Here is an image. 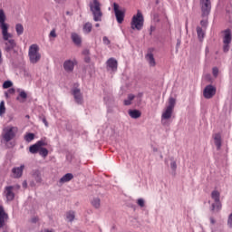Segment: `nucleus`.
Here are the masks:
<instances>
[{
    "label": "nucleus",
    "mask_w": 232,
    "mask_h": 232,
    "mask_svg": "<svg viewBox=\"0 0 232 232\" xmlns=\"http://www.w3.org/2000/svg\"><path fill=\"white\" fill-rule=\"evenodd\" d=\"M8 28H10V25L6 24V14H5V10L0 9V29L2 30L3 41H5L4 50L7 53H10V52L17 46V43H15V40L12 39L14 35L8 33Z\"/></svg>",
    "instance_id": "obj_1"
},
{
    "label": "nucleus",
    "mask_w": 232,
    "mask_h": 232,
    "mask_svg": "<svg viewBox=\"0 0 232 232\" xmlns=\"http://www.w3.org/2000/svg\"><path fill=\"white\" fill-rule=\"evenodd\" d=\"M90 10L93 15V21L96 23L102 21V11H101V2L99 0H92L89 3Z\"/></svg>",
    "instance_id": "obj_2"
},
{
    "label": "nucleus",
    "mask_w": 232,
    "mask_h": 232,
    "mask_svg": "<svg viewBox=\"0 0 232 232\" xmlns=\"http://www.w3.org/2000/svg\"><path fill=\"white\" fill-rule=\"evenodd\" d=\"M39 45L33 44L29 46L28 57L31 64H37L41 61V53H39Z\"/></svg>",
    "instance_id": "obj_3"
},
{
    "label": "nucleus",
    "mask_w": 232,
    "mask_h": 232,
    "mask_svg": "<svg viewBox=\"0 0 232 232\" xmlns=\"http://www.w3.org/2000/svg\"><path fill=\"white\" fill-rule=\"evenodd\" d=\"M144 26V16L142 15V13L140 11H138L136 14L132 16L131 22H130V28L132 30H142V27Z\"/></svg>",
    "instance_id": "obj_4"
},
{
    "label": "nucleus",
    "mask_w": 232,
    "mask_h": 232,
    "mask_svg": "<svg viewBox=\"0 0 232 232\" xmlns=\"http://www.w3.org/2000/svg\"><path fill=\"white\" fill-rule=\"evenodd\" d=\"M211 198L214 200V203L211 204V211H216L218 213L222 209V202H220V192L218 190H213L211 192Z\"/></svg>",
    "instance_id": "obj_5"
},
{
    "label": "nucleus",
    "mask_w": 232,
    "mask_h": 232,
    "mask_svg": "<svg viewBox=\"0 0 232 232\" xmlns=\"http://www.w3.org/2000/svg\"><path fill=\"white\" fill-rule=\"evenodd\" d=\"M19 129L17 127H7L4 130L3 139L5 142H10L13 139H15Z\"/></svg>",
    "instance_id": "obj_6"
},
{
    "label": "nucleus",
    "mask_w": 232,
    "mask_h": 232,
    "mask_svg": "<svg viewBox=\"0 0 232 232\" xmlns=\"http://www.w3.org/2000/svg\"><path fill=\"white\" fill-rule=\"evenodd\" d=\"M232 41V34L231 30L227 29L224 31V37H223V52L227 53L229 52V44H231Z\"/></svg>",
    "instance_id": "obj_7"
},
{
    "label": "nucleus",
    "mask_w": 232,
    "mask_h": 232,
    "mask_svg": "<svg viewBox=\"0 0 232 232\" xmlns=\"http://www.w3.org/2000/svg\"><path fill=\"white\" fill-rule=\"evenodd\" d=\"M202 17H208L211 12V0H199Z\"/></svg>",
    "instance_id": "obj_8"
},
{
    "label": "nucleus",
    "mask_w": 232,
    "mask_h": 232,
    "mask_svg": "<svg viewBox=\"0 0 232 232\" xmlns=\"http://www.w3.org/2000/svg\"><path fill=\"white\" fill-rule=\"evenodd\" d=\"M113 10L117 23H119V24H122L125 15L124 10L121 9V6H119V4L117 3H113Z\"/></svg>",
    "instance_id": "obj_9"
},
{
    "label": "nucleus",
    "mask_w": 232,
    "mask_h": 232,
    "mask_svg": "<svg viewBox=\"0 0 232 232\" xmlns=\"http://www.w3.org/2000/svg\"><path fill=\"white\" fill-rule=\"evenodd\" d=\"M77 64H78V62L76 59L65 60L63 62V70L67 73H72L73 72V70H75V66H77Z\"/></svg>",
    "instance_id": "obj_10"
},
{
    "label": "nucleus",
    "mask_w": 232,
    "mask_h": 232,
    "mask_svg": "<svg viewBox=\"0 0 232 232\" xmlns=\"http://www.w3.org/2000/svg\"><path fill=\"white\" fill-rule=\"evenodd\" d=\"M72 95L76 102V104H82L84 102V98L82 97V92H81V89L73 87L71 91Z\"/></svg>",
    "instance_id": "obj_11"
},
{
    "label": "nucleus",
    "mask_w": 232,
    "mask_h": 232,
    "mask_svg": "<svg viewBox=\"0 0 232 232\" xmlns=\"http://www.w3.org/2000/svg\"><path fill=\"white\" fill-rule=\"evenodd\" d=\"M217 93V88L213 85H207L203 91V97L205 99H213Z\"/></svg>",
    "instance_id": "obj_12"
},
{
    "label": "nucleus",
    "mask_w": 232,
    "mask_h": 232,
    "mask_svg": "<svg viewBox=\"0 0 232 232\" xmlns=\"http://www.w3.org/2000/svg\"><path fill=\"white\" fill-rule=\"evenodd\" d=\"M145 59L149 63V66L155 68L157 66V62L155 61V56L153 55V49H149L145 55Z\"/></svg>",
    "instance_id": "obj_13"
},
{
    "label": "nucleus",
    "mask_w": 232,
    "mask_h": 232,
    "mask_svg": "<svg viewBox=\"0 0 232 232\" xmlns=\"http://www.w3.org/2000/svg\"><path fill=\"white\" fill-rule=\"evenodd\" d=\"M106 66H107L108 72H117L119 63L115 58H110L106 62Z\"/></svg>",
    "instance_id": "obj_14"
},
{
    "label": "nucleus",
    "mask_w": 232,
    "mask_h": 232,
    "mask_svg": "<svg viewBox=\"0 0 232 232\" xmlns=\"http://www.w3.org/2000/svg\"><path fill=\"white\" fill-rule=\"evenodd\" d=\"M42 146H46V143L44 140H39L35 144L31 145L29 147L30 153H32L33 155H35V153H39Z\"/></svg>",
    "instance_id": "obj_15"
},
{
    "label": "nucleus",
    "mask_w": 232,
    "mask_h": 232,
    "mask_svg": "<svg viewBox=\"0 0 232 232\" xmlns=\"http://www.w3.org/2000/svg\"><path fill=\"white\" fill-rule=\"evenodd\" d=\"M4 195L8 202H12L15 198V193H14L13 188L10 186L5 188Z\"/></svg>",
    "instance_id": "obj_16"
},
{
    "label": "nucleus",
    "mask_w": 232,
    "mask_h": 232,
    "mask_svg": "<svg viewBox=\"0 0 232 232\" xmlns=\"http://www.w3.org/2000/svg\"><path fill=\"white\" fill-rule=\"evenodd\" d=\"M6 222H8V214L5 211V208L0 206V229L5 227Z\"/></svg>",
    "instance_id": "obj_17"
},
{
    "label": "nucleus",
    "mask_w": 232,
    "mask_h": 232,
    "mask_svg": "<svg viewBox=\"0 0 232 232\" xmlns=\"http://www.w3.org/2000/svg\"><path fill=\"white\" fill-rule=\"evenodd\" d=\"M171 115H173V110L167 107L161 115V124L163 126H166V121L171 119Z\"/></svg>",
    "instance_id": "obj_18"
},
{
    "label": "nucleus",
    "mask_w": 232,
    "mask_h": 232,
    "mask_svg": "<svg viewBox=\"0 0 232 232\" xmlns=\"http://www.w3.org/2000/svg\"><path fill=\"white\" fill-rule=\"evenodd\" d=\"M23 171H24V165L13 168L12 173L14 179H21V177H23Z\"/></svg>",
    "instance_id": "obj_19"
},
{
    "label": "nucleus",
    "mask_w": 232,
    "mask_h": 232,
    "mask_svg": "<svg viewBox=\"0 0 232 232\" xmlns=\"http://www.w3.org/2000/svg\"><path fill=\"white\" fill-rule=\"evenodd\" d=\"M17 92H19V95L16 98V101H19L20 102H24V101H26V99H28V94L26 93V92L18 89Z\"/></svg>",
    "instance_id": "obj_20"
},
{
    "label": "nucleus",
    "mask_w": 232,
    "mask_h": 232,
    "mask_svg": "<svg viewBox=\"0 0 232 232\" xmlns=\"http://www.w3.org/2000/svg\"><path fill=\"white\" fill-rule=\"evenodd\" d=\"M71 39H72V43H74V44H76V46H81V43H82V39L81 38V36L79 34H77V33H72L71 35Z\"/></svg>",
    "instance_id": "obj_21"
},
{
    "label": "nucleus",
    "mask_w": 232,
    "mask_h": 232,
    "mask_svg": "<svg viewBox=\"0 0 232 232\" xmlns=\"http://www.w3.org/2000/svg\"><path fill=\"white\" fill-rule=\"evenodd\" d=\"M33 179L37 184H41V182H43V177L41 176V171L39 169L33 171Z\"/></svg>",
    "instance_id": "obj_22"
},
{
    "label": "nucleus",
    "mask_w": 232,
    "mask_h": 232,
    "mask_svg": "<svg viewBox=\"0 0 232 232\" xmlns=\"http://www.w3.org/2000/svg\"><path fill=\"white\" fill-rule=\"evenodd\" d=\"M73 179V174L72 173H67L65 175H63L60 180L59 183L60 184H66V182H70V180H72Z\"/></svg>",
    "instance_id": "obj_23"
},
{
    "label": "nucleus",
    "mask_w": 232,
    "mask_h": 232,
    "mask_svg": "<svg viewBox=\"0 0 232 232\" xmlns=\"http://www.w3.org/2000/svg\"><path fill=\"white\" fill-rule=\"evenodd\" d=\"M214 142L218 150H220V148H222V137L220 136V134L217 133L214 135Z\"/></svg>",
    "instance_id": "obj_24"
},
{
    "label": "nucleus",
    "mask_w": 232,
    "mask_h": 232,
    "mask_svg": "<svg viewBox=\"0 0 232 232\" xmlns=\"http://www.w3.org/2000/svg\"><path fill=\"white\" fill-rule=\"evenodd\" d=\"M169 166H170V169L172 171V175H176L177 173V160L173 158H169Z\"/></svg>",
    "instance_id": "obj_25"
},
{
    "label": "nucleus",
    "mask_w": 232,
    "mask_h": 232,
    "mask_svg": "<svg viewBox=\"0 0 232 232\" xmlns=\"http://www.w3.org/2000/svg\"><path fill=\"white\" fill-rule=\"evenodd\" d=\"M129 115L131 117V119H139L140 118V115H142V112L139 110H130Z\"/></svg>",
    "instance_id": "obj_26"
},
{
    "label": "nucleus",
    "mask_w": 232,
    "mask_h": 232,
    "mask_svg": "<svg viewBox=\"0 0 232 232\" xmlns=\"http://www.w3.org/2000/svg\"><path fill=\"white\" fill-rule=\"evenodd\" d=\"M91 204L95 209H99L101 208V198H93L91 200Z\"/></svg>",
    "instance_id": "obj_27"
},
{
    "label": "nucleus",
    "mask_w": 232,
    "mask_h": 232,
    "mask_svg": "<svg viewBox=\"0 0 232 232\" xmlns=\"http://www.w3.org/2000/svg\"><path fill=\"white\" fill-rule=\"evenodd\" d=\"M15 32H16L17 35H23V34L24 33V27L23 26V24H15Z\"/></svg>",
    "instance_id": "obj_28"
},
{
    "label": "nucleus",
    "mask_w": 232,
    "mask_h": 232,
    "mask_svg": "<svg viewBox=\"0 0 232 232\" xmlns=\"http://www.w3.org/2000/svg\"><path fill=\"white\" fill-rule=\"evenodd\" d=\"M134 99H135V95L134 94H129L127 99L124 100L123 104L125 106H130L131 102L134 101Z\"/></svg>",
    "instance_id": "obj_29"
},
{
    "label": "nucleus",
    "mask_w": 232,
    "mask_h": 232,
    "mask_svg": "<svg viewBox=\"0 0 232 232\" xmlns=\"http://www.w3.org/2000/svg\"><path fill=\"white\" fill-rule=\"evenodd\" d=\"M24 139L25 142H32V140H34V139H35V134H34L32 132L26 133L24 135Z\"/></svg>",
    "instance_id": "obj_30"
},
{
    "label": "nucleus",
    "mask_w": 232,
    "mask_h": 232,
    "mask_svg": "<svg viewBox=\"0 0 232 232\" xmlns=\"http://www.w3.org/2000/svg\"><path fill=\"white\" fill-rule=\"evenodd\" d=\"M175 104H177V100H175V98L173 97H170L169 99V105L167 106V108L173 111L175 108Z\"/></svg>",
    "instance_id": "obj_31"
},
{
    "label": "nucleus",
    "mask_w": 232,
    "mask_h": 232,
    "mask_svg": "<svg viewBox=\"0 0 232 232\" xmlns=\"http://www.w3.org/2000/svg\"><path fill=\"white\" fill-rule=\"evenodd\" d=\"M39 155H41V157H43L44 159H46V157H48V150L46 148L44 147H40V150H38Z\"/></svg>",
    "instance_id": "obj_32"
},
{
    "label": "nucleus",
    "mask_w": 232,
    "mask_h": 232,
    "mask_svg": "<svg viewBox=\"0 0 232 232\" xmlns=\"http://www.w3.org/2000/svg\"><path fill=\"white\" fill-rule=\"evenodd\" d=\"M66 218H67L68 222H73V220H75V212H73V211L67 212Z\"/></svg>",
    "instance_id": "obj_33"
},
{
    "label": "nucleus",
    "mask_w": 232,
    "mask_h": 232,
    "mask_svg": "<svg viewBox=\"0 0 232 232\" xmlns=\"http://www.w3.org/2000/svg\"><path fill=\"white\" fill-rule=\"evenodd\" d=\"M92 23H86L84 25H83V32L84 34H90V32H92Z\"/></svg>",
    "instance_id": "obj_34"
},
{
    "label": "nucleus",
    "mask_w": 232,
    "mask_h": 232,
    "mask_svg": "<svg viewBox=\"0 0 232 232\" xmlns=\"http://www.w3.org/2000/svg\"><path fill=\"white\" fill-rule=\"evenodd\" d=\"M197 34L199 41H202V39H204V31L201 27H197Z\"/></svg>",
    "instance_id": "obj_35"
},
{
    "label": "nucleus",
    "mask_w": 232,
    "mask_h": 232,
    "mask_svg": "<svg viewBox=\"0 0 232 232\" xmlns=\"http://www.w3.org/2000/svg\"><path fill=\"white\" fill-rule=\"evenodd\" d=\"M6 112V107H5V101H2L0 102V116L3 117L5 113Z\"/></svg>",
    "instance_id": "obj_36"
},
{
    "label": "nucleus",
    "mask_w": 232,
    "mask_h": 232,
    "mask_svg": "<svg viewBox=\"0 0 232 232\" xmlns=\"http://www.w3.org/2000/svg\"><path fill=\"white\" fill-rule=\"evenodd\" d=\"M12 85H13L12 82H10V81H5V82H4V84H3V88H4L5 90H6V89H8V88H12Z\"/></svg>",
    "instance_id": "obj_37"
},
{
    "label": "nucleus",
    "mask_w": 232,
    "mask_h": 232,
    "mask_svg": "<svg viewBox=\"0 0 232 232\" xmlns=\"http://www.w3.org/2000/svg\"><path fill=\"white\" fill-rule=\"evenodd\" d=\"M137 204L138 206H140V208H144V206H146V202L144 201V198H138Z\"/></svg>",
    "instance_id": "obj_38"
},
{
    "label": "nucleus",
    "mask_w": 232,
    "mask_h": 232,
    "mask_svg": "<svg viewBox=\"0 0 232 232\" xmlns=\"http://www.w3.org/2000/svg\"><path fill=\"white\" fill-rule=\"evenodd\" d=\"M212 73H213L214 77H218V68L214 67L212 69Z\"/></svg>",
    "instance_id": "obj_39"
},
{
    "label": "nucleus",
    "mask_w": 232,
    "mask_h": 232,
    "mask_svg": "<svg viewBox=\"0 0 232 232\" xmlns=\"http://www.w3.org/2000/svg\"><path fill=\"white\" fill-rule=\"evenodd\" d=\"M40 119H41L42 122H44V126L46 128H48V121H46V117L42 116V117H40Z\"/></svg>",
    "instance_id": "obj_40"
},
{
    "label": "nucleus",
    "mask_w": 232,
    "mask_h": 232,
    "mask_svg": "<svg viewBox=\"0 0 232 232\" xmlns=\"http://www.w3.org/2000/svg\"><path fill=\"white\" fill-rule=\"evenodd\" d=\"M11 188H13V191H18V189H21V185H14Z\"/></svg>",
    "instance_id": "obj_41"
},
{
    "label": "nucleus",
    "mask_w": 232,
    "mask_h": 232,
    "mask_svg": "<svg viewBox=\"0 0 232 232\" xmlns=\"http://www.w3.org/2000/svg\"><path fill=\"white\" fill-rule=\"evenodd\" d=\"M142 92H139L136 96L135 99H138L139 102H140V99H142Z\"/></svg>",
    "instance_id": "obj_42"
},
{
    "label": "nucleus",
    "mask_w": 232,
    "mask_h": 232,
    "mask_svg": "<svg viewBox=\"0 0 232 232\" xmlns=\"http://www.w3.org/2000/svg\"><path fill=\"white\" fill-rule=\"evenodd\" d=\"M50 37H57V34L55 33V29H53L50 33Z\"/></svg>",
    "instance_id": "obj_43"
},
{
    "label": "nucleus",
    "mask_w": 232,
    "mask_h": 232,
    "mask_svg": "<svg viewBox=\"0 0 232 232\" xmlns=\"http://www.w3.org/2000/svg\"><path fill=\"white\" fill-rule=\"evenodd\" d=\"M7 92H8L9 95H14V93H15V89L10 88V89L7 91Z\"/></svg>",
    "instance_id": "obj_44"
},
{
    "label": "nucleus",
    "mask_w": 232,
    "mask_h": 232,
    "mask_svg": "<svg viewBox=\"0 0 232 232\" xmlns=\"http://www.w3.org/2000/svg\"><path fill=\"white\" fill-rule=\"evenodd\" d=\"M31 222L33 224H35V223L39 222V218L34 217V218H31Z\"/></svg>",
    "instance_id": "obj_45"
},
{
    "label": "nucleus",
    "mask_w": 232,
    "mask_h": 232,
    "mask_svg": "<svg viewBox=\"0 0 232 232\" xmlns=\"http://www.w3.org/2000/svg\"><path fill=\"white\" fill-rule=\"evenodd\" d=\"M200 24L201 26H208V20H201Z\"/></svg>",
    "instance_id": "obj_46"
},
{
    "label": "nucleus",
    "mask_w": 232,
    "mask_h": 232,
    "mask_svg": "<svg viewBox=\"0 0 232 232\" xmlns=\"http://www.w3.org/2000/svg\"><path fill=\"white\" fill-rule=\"evenodd\" d=\"M103 43L104 44H110V40L108 39V37L106 36L103 37Z\"/></svg>",
    "instance_id": "obj_47"
},
{
    "label": "nucleus",
    "mask_w": 232,
    "mask_h": 232,
    "mask_svg": "<svg viewBox=\"0 0 232 232\" xmlns=\"http://www.w3.org/2000/svg\"><path fill=\"white\" fill-rule=\"evenodd\" d=\"M3 64V51L0 49V66Z\"/></svg>",
    "instance_id": "obj_48"
},
{
    "label": "nucleus",
    "mask_w": 232,
    "mask_h": 232,
    "mask_svg": "<svg viewBox=\"0 0 232 232\" xmlns=\"http://www.w3.org/2000/svg\"><path fill=\"white\" fill-rule=\"evenodd\" d=\"M28 187V183L26 181L23 182V188H27Z\"/></svg>",
    "instance_id": "obj_49"
},
{
    "label": "nucleus",
    "mask_w": 232,
    "mask_h": 232,
    "mask_svg": "<svg viewBox=\"0 0 232 232\" xmlns=\"http://www.w3.org/2000/svg\"><path fill=\"white\" fill-rule=\"evenodd\" d=\"M44 232H55V230L45 228V229H44Z\"/></svg>",
    "instance_id": "obj_50"
},
{
    "label": "nucleus",
    "mask_w": 232,
    "mask_h": 232,
    "mask_svg": "<svg viewBox=\"0 0 232 232\" xmlns=\"http://www.w3.org/2000/svg\"><path fill=\"white\" fill-rule=\"evenodd\" d=\"M88 53H90V51H88V50L83 51L84 55H88Z\"/></svg>",
    "instance_id": "obj_51"
},
{
    "label": "nucleus",
    "mask_w": 232,
    "mask_h": 232,
    "mask_svg": "<svg viewBox=\"0 0 232 232\" xmlns=\"http://www.w3.org/2000/svg\"><path fill=\"white\" fill-rule=\"evenodd\" d=\"M210 222H211V224H215V218H210Z\"/></svg>",
    "instance_id": "obj_52"
},
{
    "label": "nucleus",
    "mask_w": 232,
    "mask_h": 232,
    "mask_svg": "<svg viewBox=\"0 0 232 232\" xmlns=\"http://www.w3.org/2000/svg\"><path fill=\"white\" fill-rule=\"evenodd\" d=\"M5 95L6 99H8V97H10V94L7 92H5Z\"/></svg>",
    "instance_id": "obj_53"
},
{
    "label": "nucleus",
    "mask_w": 232,
    "mask_h": 232,
    "mask_svg": "<svg viewBox=\"0 0 232 232\" xmlns=\"http://www.w3.org/2000/svg\"><path fill=\"white\" fill-rule=\"evenodd\" d=\"M85 62L86 63H90V59L89 58H85Z\"/></svg>",
    "instance_id": "obj_54"
},
{
    "label": "nucleus",
    "mask_w": 232,
    "mask_h": 232,
    "mask_svg": "<svg viewBox=\"0 0 232 232\" xmlns=\"http://www.w3.org/2000/svg\"><path fill=\"white\" fill-rule=\"evenodd\" d=\"M156 5H159V3H160V0H156Z\"/></svg>",
    "instance_id": "obj_55"
},
{
    "label": "nucleus",
    "mask_w": 232,
    "mask_h": 232,
    "mask_svg": "<svg viewBox=\"0 0 232 232\" xmlns=\"http://www.w3.org/2000/svg\"><path fill=\"white\" fill-rule=\"evenodd\" d=\"M95 26H96V28H99L100 24H96Z\"/></svg>",
    "instance_id": "obj_56"
},
{
    "label": "nucleus",
    "mask_w": 232,
    "mask_h": 232,
    "mask_svg": "<svg viewBox=\"0 0 232 232\" xmlns=\"http://www.w3.org/2000/svg\"><path fill=\"white\" fill-rule=\"evenodd\" d=\"M59 1H61V0H54L55 3H59Z\"/></svg>",
    "instance_id": "obj_57"
},
{
    "label": "nucleus",
    "mask_w": 232,
    "mask_h": 232,
    "mask_svg": "<svg viewBox=\"0 0 232 232\" xmlns=\"http://www.w3.org/2000/svg\"><path fill=\"white\" fill-rule=\"evenodd\" d=\"M31 186H34V183Z\"/></svg>",
    "instance_id": "obj_58"
}]
</instances>
